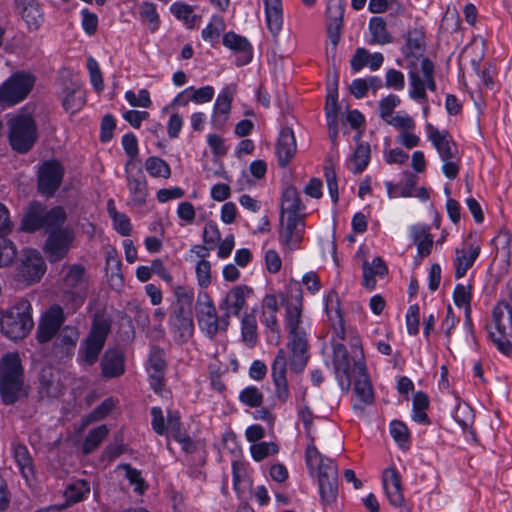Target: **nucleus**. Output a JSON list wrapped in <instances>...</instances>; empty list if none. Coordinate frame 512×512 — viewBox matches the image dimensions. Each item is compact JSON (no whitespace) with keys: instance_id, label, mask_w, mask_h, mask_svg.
Instances as JSON below:
<instances>
[{"instance_id":"nucleus-1","label":"nucleus","mask_w":512,"mask_h":512,"mask_svg":"<svg viewBox=\"0 0 512 512\" xmlns=\"http://www.w3.org/2000/svg\"><path fill=\"white\" fill-rule=\"evenodd\" d=\"M424 34L414 29L408 32L407 40L402 48L404 58L397 63L408 70L409 97L419 103L427 101L426 89L436 90L434 66L423 55Z\"/></svg>"},{"instance_id":"nucleus-2","label":"nucleus","mask_w":512,"mask_h":512,"mask_svg":"<svg viewBox=\"0 0 512 512\" xmlns=\"http://www.w3.org/2000/svg\"><path fill=\"white\" fill-rule=\"evenodd\" d=\"M23 388V368L17 353L6 354L0 361V396L4 404H14Z\"/></svg>"},{"instance_id":"nucleus-3","label":"nucleus","mask_w":512,"mask_h":512,"mask_svg":"<svg viewBox=\"0 0 512 512\" xmlns=\"http://www.w3.org/2000/svg\"><path fill=\"white\" fill-rule=\"evenodd\" d=\"M32 307L28 300L21 299L5 312L0 311V328L11 340L25 338L34 326Z\"/></svg>"},{"instance_id":"nucleus-4","label":"nucleus","mask_w":512,"mask_h":512,"mask_svg":"<svg viewBox=\"0 0 512 512\" xmlns=\"http://www.w3.org/2000/svg\"><path fill=\"white\" fill-rule=\"evenodd\" d=\"M9 143L18 153L28 152L38 138V129L33 116L21 111L8 120Z\"/></svg>"},{"instance_id":"nucleus-5","label":"nucleus","mask_w":512,"mask_h":512,"mask_svg":"<svg viewBox=\"0 0 512 512\" xmlns=\"http://www.w3.org/2000/svg\"><path fill=\"white\" fill-rule=\"evenodd\" d=\"M195 309L199 328L210 339L214 338L220 330H227L229 319L226 318L225 313L222 317L218 316L213 300L207 292H199Z\"/></svg>"},{"instance_id":"nucleus-6","label":"nucleus","mask_w":512,"mask_h":512,"mask_svg":"<svg viewBox=\"0 0 512 512\" xmlns=\"http://www.w3.org/2000/svg\"><path fill=\"white\" fill-rule=\"evenodd\" d=\"M63 288V302L72 312H76L83 305L88 290L85 268L82 265L69 266L63 278Z\"/></svg>"},{"instance_id":"nucleus-7","label":"nucleus","mask_w":512,"mask_h":512,"mask_svg":"<svg viewBox=\"0 0 512 512\" xmlns=\"http://www.w3.org/2000/svg\"><path fill=\"white\" fill-rule=\"evenodd\" d=\"M47 239L43 250L52 263L62 260L69 252L75 234L69 226H46Z\"/></svg>"},{"instance_id":"nucleus-8","label":"nucleus","mask_w":512,"mask_h":512,"mask_svg":"<svg viewBox=\"0 0 512 512\" xmlns=\"http://www.w3.org/2000/svg\"><path fill=\"white\" fill-rule=\"evenodd\" d=\"M46 271L45 261L39 251L24 248L15 267V279L31 285L39 282Z\"/></svg>"},{"instance_id":"nucleus-9","label":"nucleus","mask_w":512,"mask_h":512,"mask_svg":"<svg viewBox=\"0 0 512 512\" xmlns=\"http://www.w3.org/2000/svg\"><path fill=\"white\" fill-rule=\"evenodd\" d=\"M111 329V322L106 318L95 319L91 330L79 350V355L86 365H93L102 351Z\"/></svg>"},{"instance_id":"nucleus-10","label":"nucleus","mask_w":512,"mask_h":512,"mask_svg":"<svg viewBox=\"0 0 512 512\" xmlns=\"http://www.w3.org/2000/svg\"><path fill=\"white\" fill-rule=\"evenodd\" d=\"M35 84V77L29 73H14L0 85V104L15 105L23 101Z\"/></svg>"},{"instance_id":"nucleus-11","label":"nucleus","mask_w":512,"mask_h":512,"mask_svg":"<svg viewBox=\"0 0 512 512\" xmlns=\"http://www.w3.org/2000/svg\"><path fill=\"white\" fill-rule=\"evenodd\" d=\"M352 350L355 353L353 356L354 371L357 372V378L354 381V391L362 404H372L374 401L373 388L367 373L362 347L358 339L352 344Z\"/></svg>"},{"instance_id":"nucleus-12","label":"nucleus","mask_w":512,"mask_h":512,"mask_svg":"<svg viewBox=\"0 0 512 512\" xmlns=\"http://www.w3.org/2000/svg\"><path fill=\"white\" fill-rule=\"evenodd\" d=\"M125 174L129 202L135 206L143 205L148 196V188L147 180L141 167L135 161L129 160L125 165Z\"/></svg>"},{"instance_id":"nucleus-13","label":"nucleus","mask_w":512,"mask_h":512,"mask_svg":"<svg viewBox=\"0 0 512 512\" xmlns=\"http://www.w3.org/2000/svg\"><path fill=\"white\" fill-rule=\"evenodd\" d=\"M64 321L65 315L62 307L51 306L40 318L36 332L38 342H49L60 331Z\"/></svg>"},{"instance_id":"nucleus-14","label":"nucleus","mask_w":512,"mask_h":512,"mask_svg":"<svg viewBox=\"0 0 512 512\" xmlns=\"http://www.w3.org/2000/svg\"><path fill=\"white\" fill-rule=\"evenodd\" d=\"M305 207L301 204L295 187L288 185L284 188L281 201V222L297 224L305 218Z\"/></svg>"},{"instance_id":"nucleus-15","label":"nucleus","mask_w":512,"mask_h":512,"mask_svg":"<svg viewBox=\"0 0 512 512\" xmlns=\"http://www.w3.org/2000/svg\"><path fill=\"white\" fill-rule=\"evenodd\" d=\"M318 484L321 501L324 504L335 502L338 496V471L332 461L320 465Z\"/></svg>"},{"instance_id":"nucleus-16","label":"nucleus","mask_w":512,"mask_h":512,"mask_svg":"<svg viewBox=\"0 0 512 512\" xmlns=\"http://www.w3.org/2000/svg\"><path fill=\"white\" fill-rule=\"evenodd\" d=\"M287 347L290 352L289 364L291 370L295 373L303 372L309 360L306 333L289 335Z\"/></svg>"},{"instance_id":"nucleus-17","label":"nucleus","mask_w":512,"mask_h":512,"mask_svg":"<svg viewBox=\"0 0 512 512\" xmlns=\"http://www.w3.org/2000/svg\"><path fill=\"white\" fill-rule=\"evenodd\" d=\"M425 131L427 139L432 143L441 160H449L459 156L457 146L447 131H441L431 123H426Z\"/></svg>"},{"instance_id":"nucleus-18","label":"nucleus","mask_w":512,"mask_h":512,"mask_svg":"<svg viewBox=\"0 0 512 512\" xmlns=\"http://www.w3.org/2000/svg\"><path fill=\"white\" fill-rule=\"evenodd\" d=\"M173 339L177 344L186 343L194 333L192 311L172 310L168 320Z\"/></svg>"},{"instance_id":"nucleus-19","label":"nucleus","mask_w":512,"mask_h":512,"mask_svg":"<svg viewBox=\"0 0 512 512\" xmlns=\"http://www.w3.org/2000/svg\"><path fill=\"white\" fill-rule=\"evenodd\" d=\"M66 220V213L62 207H54L49 211L39 203H33L22 220V224H60Z\"/></svg>"},{"instance_id":"nucleus-20","label":"nucleus","mask_w":512,"mask_h":512,"mask_svg":"<svg viewBox=\"0 0 512 512\" xmlns=\"http://www.w3.org/2000/svg\"><path fill=\"white\" fill-rule=\"evenodd\" d=\"M166 371L165 352L158 346H152L148 356L147 372L150 386L156 392H160L164 386Z\"/></svg>"},{"instance_id":"nucleus-21","label":"nucleus","mask_w":512,"mask_h":512,"mask_svg":"<svg viewBox=\"0 0 512 512\" xmlns=\"http://www.w3.org/2000/svg\"><path fill=\"white\" fill-rule=\"evenodd\" d=\"M63 168L57 161L42 164L38 173V187L42 194L52 195L60 186Z\"/></svg>"},{"instance_id":"nucleus-22","label":"nucleus","mask_w":512,"mask_h":512,"mask_svg":"<svg viewBox=\"0 0 512 512\" xmlns=\"http://www.w3.org/2000/svg\"><path fill=\"white\" fill-rule=\"evenodd\" d=\"M253 294V289L247 285H237L230 289L225 298L220 302L219 308L225 313L226 318L238 316L246 305V300Z\"/></svg>"},{"instance_id":"nucleus-23","label":"nucleus","mask_w":512,"mask_h":512,"mask_svg":"<svg viewBox=\"0 0 512 512\" xmlns=\"http://www.w3.org/2000/svg\"><path fill=\"white\" fill-rule=\"evenodd\" d=\"M333 365L339 385L345 391L351 386V364L346 347L333 340Z\"/></svg>"},{"instance_id":"nucleus-24","label":"nucleus","mask_w":512,"mask_h":512,"mask_svg":"<svg viewBox=\"0 0 512 512\" xmlns=\"http://www.w3.org/2000/svg\"><path fill=\"white\" fill-rule=\"evenodd\" d=\"M287 357L283 348L279 349L271 366V376L275 385L276 396L280 401L289 397V388L286 378Z\"/></svg>"},{"instance_id":"nucleus-25","label":"nucleus","mask_w":512,"mask_h":512,"mask_svg":"<svg viewBox=\"0 0 512 512\" xmlns=\"http://www.w3.org/2000/svg\"><path fill=\"white\" fill-rule=\"evenodd\" d=\"M63 391L59 373L51 367H44L39 375V398L42 401L50 402L57 399Z\"/></svg>"},{"instance_id":"nucleus-26","label":"nucleus","mask_w":512,"mask_h":512,"mask_svg":"<svg viewBox=\"0 0 512 512\" xmlns=\"http://www.w3.org/2000/svg\"><path fill=\"white\" fill-rule=\"evenodd\" d=\"M382 483L390 504L394 507H401L404 504L402 478L394 467L383 471Z\"/></svg>"},{"instance_id":"nucleus-27","label":"nucleus","mask_w":512,"mask_h":512,"mask_svg":"<svg viewBox=\"0 0 512 512\" xmlns=\"http://www.w3.org/2000/svg\"><path fill=\"white\" fill-rule=\"evenodd\" d=\"M16 8L29 30H37L44 21L38 0H15Z\"/></svg>"},{"instance_id":"nucleus-28","label":"nucleus","mask_w":512,"mask_h":512,"mask_svg":"<svg viewBox=\"0 0 512 512\" xmlns=\"http://www.w3.org/2000/svg\"><path fill=\"white\" fill-rule=\"evenodd\" d=\"M297 151V144L294 132L290 128H283L280 130L277 144L276 155L279 165L285 167L295 156Z\"/></svg>"},{"instance_id":"nucleus-29","label":"nucleus","mask_w":512,"mask_h":512,"mask_svg":"<svg viewBox=\"0 0 512 512\" xmlns=\"http://www.w3.org/2000/svg\"><path fill=\"white\" fill-rule=\"evenodd\" d=\"M235 94L234 86H227L223 88L217 96L216 102L213 108L212 122L214 126L222 127L228 118V114L231 109V103Z\"/></svg>"},{"instance_id":"nucleus-30","label":"nucleus","mask_w":512,"mask_h":512,"mask_svg":"<svg viewBox=\"0 0 512 512\" xmlns=\"http://www.w3.org/2000/svg\"><path fill=\"white\" fill-rule=\"evenodd\" d=\"M302 314V291L297 289L294 300L288 302L286 305V327L289 335H296V333H305L300 327Z\"/></svg>"},{"instance_id":"nucleus-31","label":"nucleus","mask_w":512,"mask_h":512,"mask_svg":"<svg viewBox=\"0 0 512 512\" xmlns=\"http://www.w3.org/2000/svg\"><path fill=\"white\" fill-rule=\"evenodd\" d=\"M61 98L63 107L71 114L79 111L85 103V93L76 82H71L64 88Z\"/></svg>"},{"instance_id":"nucleus-32","label":"nucleus","mask_w":512,"mask_h":512,"mask_svg":"<svg viewBox=\"0 0 512 512\" xmlns=\"http://www.w3.org/2000/svg\"><path fill=\"white\" fill-rule=\"evenodd\" d=\"M363 286L373 290L376 286V277L383 278L388 273V268L381 257H375L371 263L365 261L362 265Z\"/></svg>"},{"instance_id":"nucleus-33","label":"nucleus","mask_w":512,"mask_h":512,"mask_svg":"<svg viewBox=\"0 0 512 512\" xmlns=\"http://www.w3.org/2000/svg\"><path fill=\"white\" fill-rule=\"evenodd\" d=\"M104 377H118L124 373V356L117 349H109L105 352L101 361Z\"/></svg>"},{"instance_id":"nucleus-34","label":"nucleus","mask_w":512,"mask_h":512,"mask_svg":"<svg viewBox=\"0 0 512 512\" xmlns=\"http://www.w3.org/2000/svg\"><path fill=\"white\" fill-rule=\"evenodd\" d=\"M78 339V329L74 326L67 325L60 330L54 345L64 356L70 357L74 353Z\"/></svg>"},{"instance_id":"nucleus-35","label":"nucleus","mask_w":512,"mask_h":512,"mask_svg":"<svg viewBox=\"0 0 512 512\" xmlns=\"http://www.w3.org/2000/svg\"><path fill=\"white\" fill-rule=\"evenodd\" d=\"M223 44L225 47L241 54V59L238 60L239 65H245L250 62L252 58V48L246 38L229 32L224 35Z\"/></svg>"},{"instance_id":"nucleus-36","label":"nucleus","mask_w":512,"mask_h":512,"mask_svg":"<svg viewBox=\"0 0 512 512\" xmlns=\"http://www.w3.org/2000/svg\"><path fill=\"white\" fill-rule=\"evenodd\" d=\"M265 16L269 31L277 36L283 26V8L281 0H265Z\"/></svg>"},{"instance_id":"nucleus-37","label":"nucleus","mask_w":512,"mask_h":512,"mask_svg":"<svg viewBox=\"0 0 512 512\" xmlns=\"http://www.w3.org/2000/svg\"><path fill=\"white\" fill-rule=\"evenodd\" d=\"M415 183V176L410 172H405L401 184H394L391 181H385L384 184L388 197L395 199L399 197H413Z\"/></svg>"},{"instance_id":"nucleus-38","label":"nucleus","mask_w":512,"mask_h":512,"mask_svg":"<svg viewBox=\"0 0 512 512\" xmlns=\"http://www.w3.org/2000/svg\"><path fill=\"white\" fill-rule=\"evenodd\" d=\"M456 260H455V277L457 279L462 278L467 270L471 268L479 256L480 248H477L476 246L471 248V251H469L466 248H457L456 251Z\"/></svg>"},{"instance_id":"nucleus-39","label":"nucleus","mask_w":512,"mask_h":512,"mask_svg":"<svg viewBox=\"0 0 512 512\" xmlns=\"http://www.w3.org/2000/svg\"><path fill=\"white\" fill-rule=\"evenodd\" d=\"M13 454L22 476L29 482L34 477V466L28 448L17 444L13 447Z\"/></svg>"},{"instance_id":"nucleus-40","label":"nucleus","mask_w":512,"mask_h":512,"mask_svg":"<svg viewBox=\"0 0 512 512\" xmlns=\"http://www.w3.org/2000/svg\"><path fill=\"white\" fill-rule=\"evenodd\" d=\"M368 29L371 36L368 40L369 44L385 45L392 41L386 22L382 17H372Z\"/></svg>"},{"instance_id":"nucleus-41","label":"nucleus","mask_w":512,"mask_h":512,"mask_svg":"<svg viewBox=\"0 0 512 512\" xmlns=\"http://www.w3.org/2000/svg\"><path fill=\"white\" fill-rule=\"evenodd\" d=\"M9 228L10 226H0V268L10 266L17 256L16 245L5 237L10 231Z\"/></svg>"},{"instance_id":"nucleus-42","label":"nucleus","mask_w":512,"mask_h":512,"mask_svg":"<svg viewBox=\"0 0 512 512\" xmlns=\"http://www.w3.org/2000/svg\"><path fill=\"white\" fill-rule=\"evenodd\" d=\"M369 161L370 146L366 143H360L347 161V167L354 174H359L366 169Z\"/></svg>"},{"instance_id":"nucleus-43","label":"nucleus","mask_w":512,"mask_h":512,"mask_svg":"<svg viewBox=\"0 0 512 512\" xmlns=\"http://www.w3.org/2000/svg\"><path fill=\"white\" fill-rule=\"evenodd\" d=\"M89 492V482L84 479H77L67 483L64 496L68 503H76L81 501Z\"/></svg>"},{"instance_id":"nucleus-44","label":"nucleus","mask_w":512,"mask_h":512,"mask_svg":"<svg viewBox=\"0 0 512 512\" xmlns=\"http://www.w3.org/2000/svg\"><path fill=\"white\" fill-rule=\"evenodd\" d=\"M242 340L249 348L255 346L257 335V321L253 314H246L241 321Z\"/></svg>"},{"instance_id":"nucleus-45","label":"nucleus","mask_w":512,"mask_h":512,"mask_svg":"<svg viewBox=\"0 0 512 512\" xmlns=\"http://www.w3.org/2000/svg\"><path fill=\"white\" fill-rule=\"evenodd\" d=\"M144 166L147 173L153 178L168 179L171 175L168 163L157 156L148 157Z\"/></svg>"},{"instance_id":"nucleus-46","label":"nucleus","mask_w":512,"mask_h":512,"mask_svg":"<svg viewBox=\"0 0 512 512\" xmlns=\"http://www.w3.org/2000/svg\"><path fill=\"white\" fill-rule=\"evenodd\" d=\"M225 29V23L222 17L212 16L209 23L202 30L201 35L204 41L214 44L218 42L221 33Z\"/></svg>"},{"instance_id":"nucleus-47","label":"nucleus","mask_w":512,"mask_h":512,"mask_svg":"<svg viewBox=\"0 0 512 512\" xmlns=\"http://www.w3.org/2000/svg\"><path fill=\"white\" fill-rule=\"evenodd\" d=\"M506 316L509 323H512V307L506 301L498 302L492 311V317L495 324V328L498 333H504L506 327L503 323V319Z\"/></svg>"},{"instance_id":"nucleus-48","label":"nucleus","mask_w":512,"mask_h":512,"mask_svg":"<svg viewBox=\"0 0 512 512\" xmlns=\"http://www.w3.org/2000/svg\"><path fill=\"white\" fill-rule=\"evenodd\" d=\"M412 236L417 247L418 256L421 258L428 256L432 251L433 236L425 228H422L419 231L414 230L412 232Z\"/></svg>"},{"instance_id":"nucleus-49","label":"nucleus","mask_w":512,"mask_h":512,"mask_svg":"<svg viewBox=\"0 0 512 512\" xmlns=\"http://www.w3.org/2000/svg\"><path fill=\"white\" fill-rule=\"evenodd\" d=\"M170 12L180 21H182L188 28L195 26L197 17L193 13L192 6L186 3H173L170 6Z\"/></svg>"},{"instance_id":"nucleus-50","label":"nucleus","mask_w":512,"mask_h":512,"mask_svg":"<svg viewBox=\"0 0 512 512\" xmlns=\"http://www.w3.org/2000/svg\"><path fill=\"white\" fill-rule=\"evenodd\" d=\"M108 434V428L106 425H100L90 430L83 443L84 454H89L94 451L104 440Z\"/></svg>"},{"instance_id":"nucleus-51","label":"nucleus","mask_w":512,"mask_h":512,"mask_svg":"<svg viewBox=\"0 0 512 512\" xmlns=\"http://www.w3.org/2000/svg\"><path fill=\"white\" fill-rule=\"evenodd\" d=\"M325 310L332 324L344 322L339 305V297L336 291L331 290L325 298Z\"/></svg>"},{"instance_id":"nucleus-52","label":"nucleus","mask_w":512,"mask_h":512,"mask_svg":"<svg viewBox=\"0 0 512 512\" xmlns=\"http://www.w3.org/2000/svg\"><path fill=\"white\" fill-rule=\"evenodd\" d=\"M307 438L309 440V443L306 448L305 452V461L309 468H314L315 466L318 467V472L320 471V465L322 463H328V461H331L330 459H325L321 453L318 451V449L315 446V439L312 436L311 432H307Z\"/></svg>"},{"instance_id":"nucleus-53","label":"nucleus","mask_w":512,"mask_h":512,"mask_svg":"<svg viewBox=\"0 0 512 512\" xmlns=\"http://www.w3.org/2000/svg\"><path fill=\"white\" fill-rule=\"evenodd\" d=\"M174 296L176 298L174 311H192L193 291L183 286H175Z\"/></svg>"},{"instance_id":"nucleus-54","label":"nucleus","mask_w":512,"mask_h":512,"mask_svg":"<svg viewBox=\"0 0 512 512\" xmlns=\"http://www.w3.org/2000/svg\"><path fill=\"white\" fill-rule=\"evenodd\" d=\"M139 14L141 19L147 23L150 31L155 32L158 29L160 17L155 4L143 2L139 7Z\"/></svg>"},{"instance_id":"nucleus-55","label":"nucleus","mask_w":512,"mask_h":512,"mask_svg":"<svg viewBox=\"0 0 512 512\" xmlns=\"http://www.w3.org/2000/svg\"><path fill=\"white\" fill-rule=\"evenodd\" d=\"M386 123L400 132L415 130V120L405 111H398Z\"/></svg>"},{"instance_id":"nucleus-56","label":"nucleus","mask_w":512,"mask_h":512,"mask_svg":"<svg viewBox=\"0 0 512 512\" xmlns=\"http://www.w3.org/2000/svg\"><path fill=\"white\" fill-rule=\"evenodd\" d=\"M324 176L331 200L334 204H336L339 198L337 175L335 172L334 164L330 160L327 161L324 166Z\"/></svg>"},{"instance_id":"nucleus-57","label":"nucleus","mask_w":512,"mask_h":512,"mask_svg":"<svg viewBox=\"0 0 512 512\" xmlns=\"http://www.w3.org/2000/svg\"><path fill=\"white\" fill-rule=\"evenodd\" d=\"M401 103L399 96L390 94L382 98L379 102V115L385 122L389 120L394 113V109Z\"/></svg>"},{"instance_id":"nucleus-58","label":"nucleus","mask_w":512,"mask_h":512,"mask_svg":"<svg viewBox=\"0 0 512 512\" xmlns=\"http://www.w3.org/2000/svg\"><path fill=\"white\" fill-rule=\"evenodd\" d=\"M297 228L298 226H280L278 233L283 246L292 247L301 240L302 231Z\"/></svg>"},{"instance_id":"nucleus-59","label":"nucleus","mask_w":512,"mask_h":512,"mask_svg":"<svg viewBox=\"0 0 512 512\" xmlns=\"http://www.w3.org/2000/svg\"><path fill=\"white\" fill-rule=\"evenodd\" d=\"M239 400L249 407H259L263 402V394L255 386H248L239 394Z\"/></svg>"},{"instance_id":"nucleus-60","label":"nucleus","mask_w":512,"mask_h":512,"mask_svg":"<svg viewBox=\"0 0 512 512\" xmlns=\"http://www.w3.org/2000/svg\"><path fill=\"white\" fill-rule=\"evenodd\" d=\"M342 14V8L339 5L337 15L329 22L327 27V36L334 48L341 38Z\"/></svg>"},{"instance_id":"nucleus-61","label":"nucleus","mask_w":512,"mask_h":512,"mask_svg":"<svg viewBox=\"0 0 512 512\" xmlns=\"http://www.w3.org/2000/svg\"><path fill=\"white\" fill-rule=\"evenodd\" d=\"M167 432L169 431L174 440L186 434L180 421V414L175 410L167 411Z\"/></svg>"},{"instance_id":"nucleus-62","label":"nucleus","mask_w":512,"mask_h":512,"mask_svg":"<svg viewBox=\"0 0 512 512\" xmlns=\"http://www.w3.org/2000/svg\"><path fill=\"white\" fill-rule=\"evenodd\" d=\"M125 99L133 107L148 108L152 104L150 94L146 89H141L138 93L131 90L126 91Z\"/></svg>"},{"instance_id":"nucleus-63","label":"nucleus","mask_w":512,"mask_h":512,"mask_svg":"<svg viewBox=\"0 0 512 512\" xmlns=\"http://www.w3.org/2000/svg\"><path fill=\"white\" fill-rule=\"evenodd\" d=\"M195 273L200 287L207 288L211 284V264L206 259H201L196 264Z\"/></svg>"},{"instance_id":"nucleus-64","label":"nucleus","mask_w":512,"mask_h":512,"mask_svg":"<svg viewBox=\"0 0 512 512\" xmlns=\"http://www.w3.org/2000/svg\"><path fill=\"white\" fill-rule=\"evenodd\" d=\"M390 434L400 446L408 443L410 438L407 426L398 420H393L390 423Z\"/></svg>"}]
</instances>
